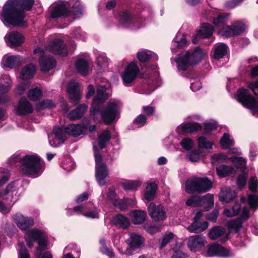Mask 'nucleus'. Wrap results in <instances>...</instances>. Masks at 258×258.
<instances>
[{"mask_svg": "<svg viewBox=\"0 0 258 258\" xmlns=\"http://www.w3.org/2000/svg\"><path fill=\"white\" fill-rule=\"evenodd\" d=\"M36 72L35 66L30 63L25 66L21 72V78L23 80H28L33 77Z\"/></svg>", "mask_w": 258, "mask_h": 258, "instance_id": "f704fd0d", "label": "nucleus"}, {"mask_svg": "<svg viewBox=\"0 0 258 258\" xmlns=\"http://www.w3.org/2000/svg\"><path fill=\"white\" fill-rule=\"evenodd\" d=\"M174 234L172 232H167L163 236L160 243V248H163L174 238Z\"/></svg>", "mask_w": 258, "mask_h": 258, "instance_id": "13d9d810", "label": "nucleus"}, {"mask_svg": "<svg viewBox=\"0 0 258 258\" xmlns=\"http://www.w3.org/2000/svg\"><path fill=\"white\" fill-rule=\"evenodd\" d=\"M45 50L62 56H66L68 54L66 46L62 40L58 38H55L51 41L45 47Z\"/></svg>", "mask_w": 258, "mask_h": 258, "instance_id": "2eb2a0df", "label": "nucleus"}, {"mask_svg": "<svg viewBox=\"0 0 258 258\" xmlns=\"http://www.w3.org/2000/svg\"><path fill=\"white\" fill-rule=\"evenodd\" d=\"M202 126L198 123L191 122L182 124L178 126L176 131L179 134L192 133L201 130Z\"/></svg>", "mask_w": 258, "mask_h": 258, "instance_id": "a878e982", "label": "nucleus"}, {"mask_svg": "<svg viewBox=\"0 0 258 258\" xmlns=\"http://www.w3.org/2000/svg\"><path fill=\"white\" fill-rule=\"evenodd\" d=\"M201 196H193L187 200L186 205L194 207L201 206Z\"/></svg>", "mask_w": 258, "mask_h": 258, "instance_id": "6e6d98bb", "label": "nucleus"}, {"mask_svg": "<svg viewBox=\"0 0 258 258\" xmlns=\"http://www.w3.org/2000/svg\"><path fill=\"white\" fill-rule=\"evenodd\" d=\"M25 240L29 248L34 245V242L37 241L38 244L37 250L41 251L44 250L47 244L46 234L37 229H32L28 231L25 235Z\"/></svg>", "mask_w": 258, "mask_h": 258, "instance_id": "1a4fd4ad", "label": "nucleus"}, {"mask_svg": "<svg viewBox=\"0 0 258 258\" xmlns=\"http://www.w3.org/2000/svg\"><path fill=\"white\" fill-rule=\"evenodd\" d=\"M237 94L239 102L250 109L253 115L258 117V100L255 99L246 89H239Z\"/></svg>", "mask_w": 258, "mask_h": 258, "instance_id": "9d476101", "label": "nucleus"}, {"mask_svg": "<svg viewBox=\"0 0 258 258\" xmlns=\"http://www.w3.org/2000/svg\"><path fill=\"white\" fill-rule=\"evenodd\" d=\"M181 147L185 150H189L193 147V141L188 138H183L180 143Z\"/></svg>", "mask_w": 258, "mask_h": 258, "instance_id": "680f3d73", "label": "nucleus"}, {"mask_svg": "<svg viewBox=\"0 0 258 258\" xmlns=\"http://www.w3.org/2000/svg\"><path fill=\"white\" fill-rule=\"evenodd\" d=\"M111 138V134L108 130L103 131L98 136V140L93 143L94 157L96 163L95 176L98 183L101 185H105L106 182L105 178L108 174L106 166L102 162V157L99 151L103 149Z\"/></svg>", "mask_w": 258, "mask_h": 258, "instance_id": "20e7f679", "label": "nucleus"}, {"mask_svg": "<svg viewBox=\"0 0 258 258\" xmlns=\"http://www.w3.org/2000/svg\"><path fill=\"white\" fill-rule=\"evenodd\" d=\"M33 108L31 103L25 98H22L16 108V113L19 115H25L31 113Z\"/></svg>", "mask_w": 258, "mask_h": 258, "instance_id": "412c9836", "label": "nucleus"}, {"mask_svg": "<svg viewBox=\"0 0 258 258\" xmlns=\"http://www.w3.org/2000/svg\"><path fill=\"white\" fill-rule=\"evenodd\" d=\"M15 222L21 230H26L34 224L33 219L25 217L20 214H16L13 217Z\"/></svg>", "mask_w": 258, "mask_h": 258, "instance_id": "5701e85b", "label": "nucleus"}, {"mask_svg": "<svg viewBox=\"0 0 258 258\" xmlns=\"http://www.w3.org/2000/svg\"><path fill=\"white\" fill-rule=\"evenodd\" d=\"M148 210L150 216L155 221H163L166 218L164 207L160 205L157 206L151 203L148 206Z\"/></svg>", "mask_w": 258, "mask_h": 258, "instance_id": "f3484780", "label": "nucleus"}, {"mask_svg": "<svg viewBox=\"0 0 258 258\" xmlns=\"http://www.w3.org/2000/svg\"><path fill=\"white\" fill-rule=\"evenodd\" d=\"M54 106V104L52 101L49 99L43 100L37 105V108L39 109H43L46 108H52Z\"/></svg>", "mask_w": 258, "mask_h": 258, "instance_id": "338daca9", "label": "nucleus"}, {"mask_svg": "<svg viewBox=\"0 0 258 258\" xmlns=\"http://www.w3.org/2000/svg\"><path fill=\"white\" fill-rule=\"evenodd\" d=\"M249 189L252 191H256L258 188V180L255 177H251L248 181Z\"/></svg>", "mask_w": 258, "mask_h": 258, "instance_id": "69168bd1", "label": "nucleus"}, {"mask_svg": "<svg viewBox=\"0 0 258 258\" xmlns=\"http://www.w3.org/2000/svg\"><path fill=\"white\" fill-rule=\"evenodd\" d=\"M114 225L122 229H127L130 225L129 219L121 214H118L114 216L112 219Z\"/></svg>", "mask_w": 258, "mask_h": 258, "instance_id": "473e14b6", "label": "nucleus"}, {"mask_svg": "<svg viewBox=\"0 0 258 258\" xmlns=\"http://www.w3.org/2000/svg\"><path fill=\"white\" fill-rule=\"evenodd\" d=\"M66 132H65V128H62L59 127H55L53 130L52 133L50 135L54 136L56 139L58 140L59 142L62 144L64 142L66 139Z\"/></svg>", "mask_w": 258, "mask_h": 258, "instance_id": "a18cd8bd", "label": "nucleus"}, {"mask_svg": "<svg viewBox=\"0 0 258 258\" xmlns=\"http://www.w3.org/2000/svg\"><path fill=\"white\" fill-rule=\"evenodd\" d=\"M71 12L75 17H79L83 13V7L80 1L70 0L69 2H62L56 5L50 13V17L58 18L69 16Z\"/></svg>", "mask_w": 258, "mask_h": 258, "instance_id": "39448f33", "label": "nucleus"}, {"mask_svg": "<svg viewBox=\"0 0 258 258\" xmlns=\"http://www.w3.org/2000/svg\"><path fill=\"white\" fill-rule=\"evenodd\" d=\"M67 90L70 99L73 102L77 103L81 99L79 84L74 80L70 81L68 85Z\"/></svg>", "mask_w": 258, "mask_h": 258, "instance_id": "4be33fe9", "label": "nucleus"}, {"mask_svg": "<svg viewBox=\"0 0 258 258\" xmlns=\"http://www.w3.org/2000/svg\"><path fill=\"white\" fill-rule=\"evenodd\" d=\"M10 178V172L7 169L0 168V186L5 184ZM22 186L19 180L11 182L6 187L3 194L0 192V197L13 201L14 196L19 194V191Z\"/></svg>", "mask_w": 258, "mask_h": 258, "instance_id": "0eeeda50", "label": "nucleus"}, {"mask_svg": "<svg viewBox=\"0 0 258 258\" xmlns=\"http://www.w3.org/2000/svg\"><path fill=\"white\" fill-rule=\"evenodd\" d=\"M130 216L134 224H140L146 219V213L141 210H134L130 212Z\"/></svg>", "mask_w": 258, "mask_h": 258, "instance_id": "e433bc0d", "label": "nucleus"}, {"mask_svg": "<svg viewBox=\"0 0 258 258\" xmlns=\"http://www.w3.org/2000/svg\"><path fill=\"white\" fill-rule=\"evenodd\" d=\"M247 203L252 209H256L258 207V195L249 194L247 197Z\"/></svg>", "mask_w": 258, "mask_h": 258, "instance_id": "4d7b16f0", "label": "nucleus"}, {"mask_svg": "<svg viewBox=\"0 0 258 258\" xmlns=\"http://www.w3.org/2000/svg\"><path fill=\"white\" fill-rule=\"evenodd\" d=\"M109 87V83L98 86L96 96L90 108L91 114L95 121L99 122L102 121L107 125L111 124L118 119L120 108L119 101H112L108 102L106 106L100 110L101 105L108 98L106 91Z\"/></svg>", "mask_w": 258, "mask_h": 258, "instance_id": "f257e3e1", "label": "nucleus"}, {"mask_svg": "<svg viewBox=\"0 0 258 258\" xmlns=\"http://www.w3.org/2000/svg\"><path fill=\"white\" fill-rule=\"evenodd\" d=\"M33 53L39 57V63L41 71L48 72L55 66V60L52 56L45 55L43 49L38 47L34 50Z\"/></svg>", "mask_w": 258, "mask_h": 258, "instance_id": "9b49d317", "label": "nucleus"}, {"mask_svg": "<svg viewBox=\"0 0 258 258\" xmlns=\"http://www.w3.org/2000/svg\"><path fill=\"white\" fill-rule=\"evenodd\" d=\"M42 91L38 87L30 89L28 93V98L32 101H37L42 97Z\"/></svg>", "mask_w": 258, "mask_h": 258, "instance_id": "8fccbe9b", "label": "nucleus"}, {"mask_svg": "<svg viewBox=\"0 0 258 258\" xmlns=\"http://www.w3.org/2000/svg\"><path fill=\"white\" fill-rule=\"evenodd\" d=\"M201 206H203L206 210L213 206L214 204V197L213 195L207 194L204 197L201 196Z\"/></svg>", "mask_w": 258, "mask_h": 258, "instance_id": "49530a36", "label": "nucleus"}, {"mask_svg": "<svg viewBox=\"0 0 258 258\" xmlns=\"http://www.w3.org/2000/svg\"><path fill=\"white\" fill-rule=\"evenodd\" d=\"M12 167H19L22 173L26 175L37 177L40 176L45 168V163L36 155H27L23 157L14 154L8 160Z\"/></svg>", "mask_w": 258, "mask_h": 258, "instance_id": "7ed1b4c3", "label": "nucleus"}, {"mask_svg": "<svg viewBox=\"0 0 258 258\" xmlns=\"http://www.w3.org/2000/svg\"><path fill=\"white\" fill-rule=\"evenodd\" d=\"M208 223L206 221H194L187 228L191 233H198L204 231L208 227Z\"/></svg>", "mask_w": 258, "mask_h": 258, "instance_id": "7c9ffc66", "label": "nucleus"}, {"mask_svg": "<svg viewBox=\"0 0 258 258\" xmlns=\"http://www.w3.org/2000/svg\"><path fill=\"white\" fill-rule=\"evenodd\" d=\"M157 186L155 183H150L147 185L145 193V199L148 201L152 200L155 196Z\"/></svg>", "mask_w": 258, "mask_h": 258, "instance_id": "79ce46f5", "label": "nucleus"}, {"mask_svg": "<svg viewBox=\"0 0 258 258\" xmlns=\"http://www.w3.org/2000/svg\"><path fill=\"white\" fill-rule=\"evenodd\" d=\"M186 44V35L184 34L178 33L172 42L171 50L175 51V49L184 47Z\"/></svg>", "mask_w": 258, "mask_h": 258, "instance_id": "c9c22d12", "label": "nucleus"}, {"mask_svg": "<svg viewBox=\"0 0 258 258\" xmlns=\"http://www.w3.org/2000/svg\"><path fill=\"white\" fill-rule=\"evenodd\" d=\"M228 47L223 43L216 44L214 46V56L215 58L219 59L223 57L226 53Z\"/></svg>", "mask_w": 258, "mask_h": 258, "instance_id": "ea45409f", "label": "nucleus"}, {"mask_svg": "<svg viewBox=\"0 0 258 258\" xmlns=\"http://www.w3.org/2000/svg\"><path fill=\"white\" fill-rule=\"evenodd\" d=\"M212 186V182L207 177L194 176L188 178L185 182L187 193H202L209 191Z\"/></svg>", "mask_w": 258, "mask_h": 258, "instance_id": "6e6552de", "label": "nucleus"}, {"mask_svg": "<svg viewBox=\"0 0 258 258\" xmlns=\"http://www.w3.org/2000/svg\"><path fill=\"white\" fill-rule=\"evenodd\" d=\"M206 54L207 52L205 50L197 47L191 55L188 52L179 54L175 59L178 70L186 71L190 66L199 63Z\"/></svg>", "mask_w": 258, "mask_h": 258, "instance_id": "423d86ee", "label": "nucleus"}, {"mask_svg": "<svg viewBox=\"0 0 258 258\" xmlns=\"http://www.w3.org/2000/svg\"><path fill=\"white\" fill-rule=\"evenodd\" d=\"M19 258H30V255L23 242L18 244Z\"/></svg>", "mask_w": 258, "mask_h": 258, "instance_id": "bf43d9fd", "label": "nucleus"}, {"mask_svg": "<svg viewBox=\"0 0 258 258\" xmlns=\"http://www.w3.org/2000/svg\"><path fill=\"white\" fill-rule=\"evenodd\" d=\"M220 144L223 149H228L234 145V141L229 134L225 133L220 140Z\"/></svg>", "mask_w": 258, "mask_h": 258, "instance_id": "3c124183", "label": "nucleus"}, {"mask_svg": "<svg viewBox=\"0 0 258 258\" xmlns=\"http://www.w3.org/2000/svg\"><path fill=\"white\" fill-rule=\"evenodd\" d=\"M100 243L101 246L100 248V251L107 255L110 258H115V254H114L112 249L108 248L105 245V240L104 239H101L100 240Z\"/></svg>", "mask_w": 258, "mask_h": 258, "instance_id": "864d4df0", "label": "nucleus"}, {"mask_svg": "<svg viewBox=\"0 0 258 258\" xmlns=\"http://www.w3.org/2000/svg\"><path fill=\"white\" fill-rule=\"evenodd\" d=\"M199 146L201 148L211 149L213 146V143L208 141L204 137H200L198 139Z\"/></svg>", "mask_w": 258, "mask_h": 258, "instance_id": "052dcab7", "label": "nucleus"}, {"mask_svg": "<svg viewBox=\"0 0 258 258\" xmlns=\"http://www.w3.org/2000/svg\"><path fill=\"white\" fill-rule=\"evenodd\" d=\"M88 125L84 123L81 124H70L65 127L66 133L74 137L84 134L87 131Z\"/></svg>", "mask_w": 258, "mask_h": 258, "instance_id": "6ab92c4d", "label": "nucleus"}, {"mask_svg": "<svg viewBox=\"0 0 258 258\" xmlns=\"http://www.w3.org/2000/svg\"><path fill=\"white\" fill-rule=\"evenodd\" d=\"M140 185L141 182L139 181H130L122 183V185L125 190H136Z\"/></svg>", "mask_w": 258, "mask_h": 258, "instance_id": "5fc2aeb1", "label": "nucleus"}, {"mask_svg": "<svg viewBox=\"0 0 258 258\" xmlns=\"http://www.w3.org/2000/svg\"><path fill=\"white\" fill-rule=\"evenodd\" d=\"M139 71V68L136 62L130 63L121 75L124 85L126 86H129L136 79Z\"/></svg>", "mask_w": 258, "mask_h": 258, "instance_id": "f8f14e48", "label": "nucleus"}, {"mask_svg": "<svg viewBox=\"0 0 258 258\" xmlns=\"http://www.w3.org/2000/svg\"><path fill=\"white\" fill-rule=\"evenodd\" d=\"M22 59L19 55L10 56L5 58L4 66L7 68H13L20 65Z\"/></svg>", "mask_w": 258, "mask_h": 258, "instance_id": "4c0bfd02", "label": "nucleus"}, {"mask_svg": "<svg viewBox=\"0 0 258 258\" xmlns=\"http://www.w3.org/2000/svg\"><path fill=\"white\" fill-rule=\"evenodd\" d=\"M87 108L86 104H81L69 113L68 117L72 120L79 119L82 117Z\"/></svg>", "mask_w": 258, "mask_h": 258, "instance_id": "2f4dec72", "label": "nucleus"}, {"mask_svg": "<svg viewBox=\"0 0 258 258\" xmlns=\"http://www.w3.org/2000/svg\"><path fill=\"white\" fill-rule=\"evenodd\" d=\"M5 39L11 46H18L24 42L23 35L17 32H13L6 36Z\"/></svg>", "mask_w": 258, "mask_h": 258, "instance_id": "cd10ccee", "label": "nucleus"}, {"mask_svg": "<svg viewBox=\"0 0 258 258\" xmlns=\"http://www.w3.org/2000/svg\"><path fill=\"white\" fill-rule=\"evenodd\" d=\"M138 59L142 62L148 60L156 61L158 59V55L153 52L147 50L139 51L137 53Z\"/></svg>", "mask_w": 258, "mask_h": 258, "instance_id": "c756f323", "label": "nucleus"}, {"mask_svg": "<svg viewBox=\"0 0 258 258\" xmlns=\"http://www.w3.org/2000/svg\"><path fill=\"white\" fill-rule=\"evenodd\" d=\"M73 37L80 38L83 41H85L86 38V34L84 32H83L80 28H76L72 34Z\"/></svg>", "mask_w": 258, "mask_h": 258, "instance_id": "774afa93", "label": "nucleus"}, {"mask_svg": "<svg viewBox=\"0 0 258 258\" xmlns=\"http://www.w3.org/2000/svg\"><path fill=\"white\" fill-rule=\"evenodd\" d=\"M96 63L100 70L107 66V58L104 53L98 52L96 54Z\"/></svg>", "mask_w": 258, "mask_h": 258, "instance_id": "603ef678", "label": "nucleus"}, {"mask_svg": "<svg viewBox=\"0 0 258 258\" xmlns=\"http://www.w3.org/2000/svg\"><path fill=\"white\" fill-rule=\"evenodd\" d=\"M249 216V209L247 207H243L240 217L235 220L229 221L227 223L226 226L229 229L237 231L242 227L243 221L246 220Z\"/></svg>", "mask_w": 258, "mask_h": 258, "instance_id": "a211bd4d", "label": "nucleus"}, {"mask_svg": "<svg viewBox=\"0 0 258 258\" xmlns=\"http://www.w3.org/2000/svg\"><path fill=\"white\" fill-rule=\"evenodd\" d=\"M144 238L141 235L135 233L130 234V238L127 240L129 247L135 250L140 248L143 244Z\"/></svg>", "mask_w": 258, "mask_h": 258, "instance_id": "c85d7f7f", "label": "nucleus"}, {"mask_svg": "<svg viewBox=\"0 0 258 258\" xmlns=\"http://www.w3.org/2000/svg\"><path fill=\"white\" fill-rule=\"evenodd\" d=\"M240 208V205L238 203H236L232 207L224 209L223 213L227 217H233L239 213Z\"/></svg>", "mask_w": 258, "mask_h": 258, "instance_id": "09e8293b", "label": "nucleus"}, {"mask_svg": "<svg viewBox=\"0 0 258 258\" xmlns=\"http://www.w3.org/2000/svg\"><path fill=\"white\" fill-rule=\"evenodd\" d=\"M240 30L234 29L233 25L224 26L222 27L219 31V33L226 37H231L236 35H239Z\"/></svg>", "mask_w": 258, "mask_h": 258, "instance_id": "a19ab883", "label": "nucleus"}, {"mask_svg": "<svg viewBox=\"0 0 258 258\" xmlns=\"http://www.w3.org/2000/svg\"><path fill=\"white\" fill-rule=\"evenodd\" d=\"M108 200L110 201L115 207L120 210H124L127 208V206L126 202L122 200L116 199V194L114 187H110L108 189L107 194Z\"/></svg>", "mask_w": 258, "mask_h": 258, "instance_id": "393cba45", "label": "nucleus"}, {"mask_svg": "<svg viewBox=\"0 0 258 258\" xmlns=\"http://www.w3.org/2000/svg\"><path fill=\"white\" fill-rule=\"evenodd\" d=\"M232 162L237 168H243L246 165L245 159L242 157L233 158Z\"/></svg>", "mask_w": 258, "mask_h": 258, "instance_id": "0e129e2a", "label": "nucleus"}, {"mask_svg": "<svg viewBox=\"0 0 258 258\" xmlns=\"http://www.w3.org/2000/svg\"><path fill=\"white\" fill-rule=\"evenodd\" d=\"M229 16L228 13H222L218 15V17L213 20V23L216 26H224L227 19Z\"/></svg>", "mask_w": 258, "mask_h": 258, "instance_id": "de8ad7c7", "label": "nucleus"}, {"mask_svg": "<svg viewBox=\"0 0 258 258\" xmlns=\"http://www.w3.org/2000/svg\"><path fill=\"white\" fill-rule=\"evenodd\" d=\"M247 178V174L244 172L238 176L237 180V184L239 188H243L245 185Z\"/></svg>", "mask_w": 258, "mask_h": 258, "instance_id": "e2e57ef3", "label": "nucleus"}, {"mask_svg": "<svg viewBox=\"0 0 258 258\" xmlns=\"http://www.w3.org/2000/svg\"><path fill=\"white\" fill-rule=\"evenodd\" d=\"M214 30V27L210 24L204 23L202 25L201 29L198 31L195 38L193 39L194 43L197 42L198 38H207L212 36Z\"/></svg>", "mask_w": 258, "mask_h": 258, "instance_id": "b1692460", "label": "nucleus"}, {"mask_svg": "<svg viewBox=\"0 0 258 258\" xmlns=\"http://www.w3.org/2000/svg\"><path fill=\"white\" fill-rule=\"evenodd\" d=\"M216 170L217 175L221 177H223L231 174L234 168L231 166L222 165L217 167Z\"/></svg>", "mask_w": 258, "mask_h": 258, "instance_id": "c03bdc74", "label": "nucleus"}, {"mask_svg": "<svg viewBox=\"0 0 258 258\" xmlns=\"http://www.w3.org/2000/svg\"><path fill=\"white\" fill-rule=\"evenodd\" d=\"M75 67L77 71L82 76H86L89 71V62L84 58H78L76 63Z\"/></svg>", "mask_w": 258, "mask_h": 258, "instance_id": "72a5a7b5", "label": "nucleus"}, {"mask_svg": "<svg viewBox=\"0 0 258 258\" xmlns=\"http://www.w3.org/2000/svg\"><path fill=\"white\" fill-rule=\"evenodd\" d=\"M205 237L202 235H196L188 238L187 245L191 251H200L206 243Z\"/></svg>", "mask_w": 258, "mask_h": 258, "instance_id": "dca6fc26", "label": "nucleus"}, {"mask_svg": "<svg viewBox=\"0 0 258 258\" xmlns=\"http://www.w3.org/2000/svg\"><path fill=\"white\" fill-rule=\"evenodd\" d=\"M141 19L133 18L130 13L126 12H122L119 14V23L123 27L131 29L139 28L144 26L141 23Z\"/></svg>", "mask_w": 258, "mask_h": 258, "instance_id": "ddd939ff", "label": "nucleus"}, {"mask_svg": "<svg viewBox=\"0 0 258 258\" xmlns=\"http://www.w3.org/2000/svg\"><path fill=\"white\" fill-rule=\"evenodd\" d=\"M34 0H9L4 5L1 19L5 25L25 27L24 11H30Z\"/></svg>", "mask_w": 258, "mask_h": 258, "instance_id": "f03ea898", "label": "nucleus"}, {"mask_svg": "<svg viewBox=\"0 0 258 258\" xmlns=\"http://www.w3.org/2000/svg\"><path fill=\"white\" fill-rule=\"evenodd\" d=\"M0 92L6 93L8 92L11 86V80L8 75H3L0 79Z\"/></svg>", "mask_w": 258, "mask_h": 258, "instance_id": "58836bf2", "label": "nucleus"}, {"mask_svg": "<svg viewBox=\"0 0 258 258\" xmlns=\"http://www.w3.org/2000/svg\"><path fill=\"white\" fill-rule=\"evenodd\" d=\"M237 193L231 187H223L221 189L219 200L222 202L229 203L236 197Z\"/></svg>", "mask_w": 258, "mask_h": 258, "instance_id": "bb28decb", "label": "nucleus"}, {"mask_svg": "<svg viewBox=\"0 0 258 258\" xmlns=\"http://www.w3.org/2000/svg\"><path fill=\"white\" fill-rule=\"evenodd\" d=\"M72 212L78 214H82L84 216L91 218H98L99 214L97 209L92 203H89L85 207L78 206L75 207L72 210Z\"/></svg>", "mask_w": 258, "mask_h": 258, "instance_id": "4468645a", "label": "nucleus"}, {"mask_svg": "<svg viewBox=\"0 0 258 258\" xmlns=\"http://www.w3.org/2000/svg\"><path fill=\"white\" fill-rule=\"evenodd\" d=\"M207 255L209 256L215 255L228 257L230 255V251L224 247L217 244H213L209 246Z\"/></svg>", "mask_w": 258, "mask_h": 258, "instance_id": "aec40b11", "label": "nucleus"}, {"mask_svg": "<svg viewBox=\"0 0 258 258\" xmlns=\"http://www.w3.org/2000/svg\"><path fill=\"white\" fill-rule=\"evenodd\" d=\"M225 229L221 226H216L211 229L209 232V237L212 240H216L223 235Z\"/></svg>", "mask_w": 258, "mask_h": 258, "instance_id": "37998d69", "label": "nucleus"}]
</instances>
